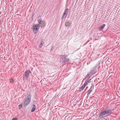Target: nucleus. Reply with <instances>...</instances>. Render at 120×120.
Returning a JSON list of instances; mask_svg holds the SVG:
<instances>
[{
	"mask_svg": "<svg viewBox=\"0 0 120 120\" xmlns=\"http://www.w3.org/2000/svg\"><path fill=\"white\" fill-rule=\"evenodd\" d=\"M88 87H87L86 88V89H85V90H86L88 88Z\"/></svg>",
	"mask_w": 120,
	"mask_h": 120,
	"instance_id": "nucleus-26",
	"label": "nucleus"
},
{
	"mask_svg": "<svg viewBox=\"0 0 120 120\" xmlns=\"http://www.w3.org/2000/svg\"><path fill=\"white\" fill-rule=\"evenodd\" d=\"M15 118V120H17L18 119V118Z\"/></svg>",
	"mask_w": 120,
	"mask_h": 120,
	"instance_id": "nucleus-25",
	"label": "nucleus"
},
{
	"mask_svg": "<svg viewBox=\"0 0 120 120\" xmlns=\"http://www.w3.org/2000/svg\"><path fill=\"white\" fill-rule=\"evenodd\" d=\"M94 120H98V118L97 117L94 118Z\"/></svg>",
	"mask_w": 120,
	"mask_h": 120,
	"instance_id": "nucleus-24",
	"label": "nucleus"
},
{
	"mask_svg": "<svg viewBox=\"0 0 120 120\" xmlns=\"http://www.w3.org/2000/svg\"><path fill=\"white\" fill-rule=\"evenodd\" d=\"M14 80L13 79H10V83H12L13 82Z\"/></svg>",
	"mask_w": 120,
	"mask_h": 120,
	"instance_id": "nucleus-19",
	"label": "nucleus"
},
{
	"mask_svg": "<svg viewBox=\"0 0 120 120\" xmlns=\"http://www.w3.org/2000/svg\"><path fill=\"white\" fill-rule=\"evenodd\" d=\"M30 102V101L26 100L25 99L23 103V105L24 107H25Z\"/></svg>",
	"mask_w": 120,
	"mask_h": 120,
	"instance_id": "nucleus-6",
	"label": "nucleus"
},
{
	"mask_svg": "<svg viewBox=\"0 0 120 120\" xmlns=\"http://www.w3.org/2000/svg\"><path fill=\"white\" fill-rule=\"evenodd\" d=\"M31 107H32V108L31 110V112H34L36 109V105H33L31 106Z\"/></svg>",
	"mask_w": 120,
	"mask_h": 120,
	"instance_id": "nucleus-10",
	"label": "nucleus"
},
{
	"mask_svg": "<svg viewBox=\"0 0 120 120\" xmlns=\"http://www.w3.org/2000/svg\"><path fill=\"white\" fill-rule=\"evenodd\" d=\"M90 82V81L89 80H86L85 83L84 84V85H85V86H86L88 84V83Z\"/></svg>",
	"mask_w": 120,
	"mask_h": 120,
	"instance_id": "nucleus-16",
	"label": "nucleus"
},
{
	"mask_svg": "<svg viewBox=\"0 0 120 120\" xmlns=\"http://www.w3.org/2000/svg\"><path fill=\"white\" fill-rule=\"evenodd\" d=\"M30 71H29L28 70H26V71L25 72V74L24 75L23 79V80L25 79H26L28 78L29 75L30 73Z\"/></svg>",
	"mask_w": 120,
	"mask_h": 120,
	"instance_id": "nucleus-3",
	"label": "nucleus"
},
{
	"mask_svg": "<svg viewBox=\"0 0 120 120\" xmlns=\"http://www.w3.org/2000/svg\"><path fill=\"white\" fill-rule=\"evenodd\" d=\"M95 71H94V70H92L91 71L89 74H90V75H91V76H92L95 73Z\"/></svg>",
	"mask_w": 120,
	"mask_h": 120,
	"instance_id": "nucleus-15",
	"label": "nucleus"
},
{
	"mask_svg": "<svg viewBox=\"0 0 120 120\" xmlns=\"http://www.w3.org/2000/svg\"><path fill=\"white\" fill-rule=\"evenodd\" d=\"M85 86L84 84L79 89V91H81L82 90L84 89V88Z\"/></svg>",
	"mask_w": 120,
	"mask_h": 120,
	"instance_id": "nucleus-17",
	"label": "nucleus"
},
{
	"mask_svg": "<svg viewBox=\"0 0 120 120\" xmlns=\"http://www.w3.org/2000/svg\"><path fill=\"white\" fill-rule=\"evenodd\" d=\"M87 42H86V43L85 44V45H86V44H87Z\"/></svg>",
	"mask_w": 120,
	"mask_h": 120,
	"instance_id": "nucleus-29",
	"label": "nucleus"
},
{
	"mask_svg": "<svg viewBox=\"0 0 120 120\" xmlns=\"http://www.w3.org/2000/svg\"><path fill=\"white\" fill-rule=\"evenodd\" d=\"M43 44H44L43 42V40H42V41H41L40 44L43 45Z\"/></svg>",
	"mask_w": 120,
	"mask_h": 120,
	"instance_id": "nucleus-22",
	"label": "nucleus"
},
{
	"mask_svg": "<svg viewBox=\"0 0 120 120\" xmlns=\"http://www.w3.org/2000/svg\"><path fill=\"white\" fill-rule=\"evenodd\" d=\"M90 40H88L87 41V43H88V42H89L90 41Z\"/></svg>",
	"mask_w": 120,
	"mask_h": 120,
	"instance_id": "nucleus-28",
	"label": "nucleus"
},
{
	"mask_svg": "<svg viewBox=\"0 0 120 120\" xmlns=\"http://www.w3.org/2000/svg\"><path fill=\"white\" fill-rule=\"evenodd\" d=\"M97 67V65H96L95 66H94L93 68L92 69V70H94V71H95V70L96 69V68Z\"/></svg>",
	"mask_w": 120,
	"mask_h": 120,
	"instance_id": "nucleus-18",
	"label": "nucleus"
},
{
	"mask_svg": "<svg viewBox=\"0 0 120 120\" xmlns=\"http://www.w3.org/2000/svg\"><path fill=\"white\" fill-rule=\"evenodd\" d=\"M31 98V95L30 94H29L27 96V98L26 99L29 101H30Z\"/></svg>",
	"mask_w": 120,
	"mask_h": 120,
	"instance_id": "nucleus-11",
	"label": "nucleus"
},
{
	"mask_svg": "<svg viewBox=\"0 0 120 120\" xmlns=\"http://www.w3.org/2000/svg\"><path fill=\"white\" fill-rule=\"evenodd\" d=\"M101 82H100L99 83V86H103V84L102 83H100Z\"/></svg>",
	"mask_w": 120,
	"mask_h": 120,
	"instance_id": "nucleus-21",
	"label": "nucleus"
},
{
	"mask_svg": "<svg viewBox=\"0 0 120 120\" xmlns=\"http://www.w3.org/2000/svg\"><path fill=\"white\" fill-rule=\"evenodd\" d=\"M71 24V21H67L65 22V25L66 27L69 26Z\"/></svg>",
	"mask_w": 120,
	"mask_h": 120,
	"instance_id": "nucleus-5",
	"label": "nucleus"
},
{
	"mask_svg": "<svg viewBox=\"0 0 120 120\" xmlns=\"http://www.w3.org/2000/svg\"><path fill=\"white\" fill-rule=\"evenodd\" d=\"M99 56V55H98V56Z\"/></svg>",
	"mask_w": 120,
	"mask_h": 120,
	"instance_id": "nucleus-31",
	"label": "nucleus"
},
{
	"mask_svg": "<svg viewBox=\"0 0 120 120\" xmlns=\"http://www.w3.org/2000/svg\"><path fill=\"white\" fill-rule=\"evenodd\" d=\"M91 76H91V75H90V74H89V73L85 77V79H83L82 81V82H83V81L85 79H87V80L89 79L91 77Z\"/></svg>",
	"mask_w": 120,
	"mask_h": 120,
	"instance_id": "nucleus-9",
	"label": "nucleus"
},
{
	"mask_svg": "<svg viewBox=\"0 0 120 120\" xmlns=\"http://www.w3.org/2000/svg\"><path fill=\"white\" fill-rule=\"evenodd\" d=\"M42 45L40 44L39 45V47L40 48H41L42 47Z\"/></svg>",
	"mask_w": 120,
	"mask_h": 120,
	"instance_id": "nucleus-23",
	"label": "nucleus"
},
{
	"mask_svg": "<svg viewBox=\"0 0 120 120\" xmlns=\"http://www.w3.org/2000/svg\"><path fill=\"white\" fill-rule=\"evenodd\" d=\"M67 56L64 55L60 56V62L64 64H66L69 60V59L67 57Z\"/></svg>",
	"mask_w": 120,
	"mask_h": 120,
	"instance_id": "nucleus-1",
	"label": "nucleus"
},
{
	"mask_svg": "<svg viewBox=\"0 0 120 120\" xmlns=\"http://www.w3.org/2000/svg\"><path fill=\"white\" fill-rule=\"evenodd\" d=\"M41 26L38 24H36L34 26L33 28L34 33V34L37 33Z\"/></svg>",
	"mask_w": 120,
	"mask_h": 120,
	"instance_id": "nucleus-2",
	"label": "nucleus"
},
{
	"mask_svg": "<svg viewBox=\"0 0 120 120\" xmlns=\"http://www.w3.org/2000/svg\"><path fill=\"white\" fill-rule=\"evenodd\" d=\"M98 79H99V78H98Z\"/></svg>",
	"mask_w": 120,
	"mask_h": 120,
	"instance_id": "nucleus-32",
	"label": "nucleus"
},
{
	"mask_svg": "<svg viewBox=\"0 0 120 120\" xmlns=\"http://www.w3.org/2000/svg\"><path fill=\"white\" fill-rule=\"evenodd\" d=\"M105 112L106 114L109 113V114L108 115H109L111 114L112 113V111L111 110L109 109L105 111Z\"/></svg>",
	"mask_w": 120,
	"mask_h": 120,
	"instance_id": "nucleus-13",
	"label": "nucleus"
},
{
	"mask_svg": "<svg viewBox=\"0 0 120 120\" xmlns=\"http://www.w3.org/2000/svg\"><path fill=\"white\" fill-rule=\"evenodd\" d=\"M105 111H103L101 113H100L99 115V117H100L101 118L102 117H104L103 116L105 115Z\"/></svg>",
	"mask_w": 120,
	"mask_h": 120,
	"instance_id": "nucleus-8",
	"label": "nucleus"
},
{
	"mask_svg": "<svg viewBox=\"0 0 120 120\" xmlns=\"http://www.w3.org/2000/svg\"><path fill=\"white\" fill-rule=\"evenodd\" d=\"M15 118H13L11 120H15Z\"/></svg>",
	"mask_w": 120,
	"mask_h": 120,
	"instance_id": "nucleus-27",
	"label": "nucleus"
},
{
	"mask_svg": "<svg viewBox=\"0 0 120 120\" xmlns=\"http://www.w3.org/2000/svg\"><path fill=\"white\" fill-rule=\"evenodd\" d=\"M38 23L39 24L42 25L43 24V25L44 23V21L42 20L41 18H40L38 20Z\"/></svg>",
	"mask_w": 120,
	"mask_h": 120,
	"instance_id": "nucleus-7",
	"label": "nucleus"
},
{
	"mask_svg": "<svg viewBox=\"0 0 120 120\" xmlns=\"http://www.w3.org/2000/svg\"><path fill=\"white\" fill-rule=\"evenodd\" d=\"M98 102V100H97V103Z\"/></svg>",
	"mask_w": 120,
	"mask_h": 120,
	"instance_id": "nucleus-30",
	"label": "nucleus"
},
{
	"mask_svg": "<svg viewBox=\"0 0 120 120\" xmlns=\"http://www.w3.org/2000/svg\"><path fill=\"white\" fill-rule=\"evenodd\" d=\"M22 104H20L18 105V107L19 109L22 108Z\"/></svg>",
	"mask_w": 120,
	"mask_h": 120,
	"instance_id": "nucleus-20",
	"label": "nucleus"
},
{
	"mask_svg": "<svg viewBox=\"0 0 120 120\" xmlns=\"http://www.w3.org/2000/svg\"><path fill=\"white\" fill-rule=\"evenodd\" d=\"M68 8H67L65 10L61 18V19H62V21L63 20V19L64 18H65L66 17H67V16L68 12Z\"/></svg>",
	"mask_w": 120,
	"mask_h": 120,
	"instance_id": "nucleus-4",
	"label": "nucleus"
},
{
	"mask_svg": "<svg viewBox=\"0 0 120 120\" xmlns=\"http://www.w3.org/2000/svg\"><path fill=\"white\" fill-rule=\"evenodd\" d=\"M93 86L92 85H91L90 88L87 92V95L90 94L91 92L92 91V90L93 89Z\"/></svg>",
	"mask_w": 120,
	"mask_h": 120,
	"instance_id": "nucleus-12",
	"label": "nucleus"
},
{
	"mask_svg": "<svg viewBox=\"0 0 120 120\" xmlns=\"http://www.w3.org/2000/svg\"><path fill=\"white\" fill-rule=\"evenodd\" d=\"M105 26V24H104L102 25H101V26L99 27V30H101L102 29H103Z\"/></svg>",
	"mask_w": 120,
	"mask_h": 120,
	"instance_id": "nucleus-14",
	"label": "nucleus"
}]
</instances>
